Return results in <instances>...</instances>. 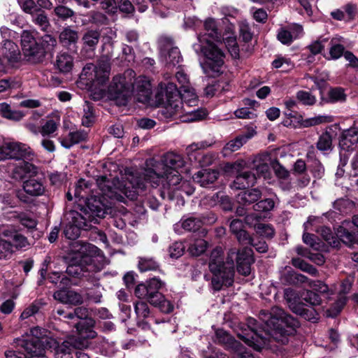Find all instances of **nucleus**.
<instances>
[{
  "mask_svg": "<svg viewBox=\"0 0 358 358\" xmlns=\"http://www.w3.org/2000/svg\"><path fill=\"white\" fill-rule=\"evenodd\" d=\"M234 115L240 119H254L257 117L254 108L243 107L234 111Z\"/></svg>",
  "mask_w": 358,
  "mask_h": 358,
  "instance_id": "nucleus-59",
  "label": "nucleus"
},
{
  "mask_svg": "<svg viewBox=\"0 0 358 358\" xmlns=\"http://www.w3.org/2000/svg\"><path fill=\"white\" fill-rule=\"evenodd\" d=\"M39 339H20L15 340L17 346L24 349L25 355L24 358H48L45 355L46 340Z\"/></svg>",
  "mask_w": 358,
  "mask_h": 358,
  "instance_id": "nucleus-14",
  "label": "nucleus"
},
{
  "mask_svg": "<svg viewBox=\"0 0 358 358\" xmlns=\"http://www.w3.org/2000/svg\"><path fill=\"white\" fill-rule=\"evenodd\" d=\"M261 196V191L257 188H255L238 194L237 201L241 205H250L258 201Z\"/></svg>",
  "mask_w": 358,
  "mask_h": 358,
  "instance_id": "nucleus-34",
  "label": "nucleus"
},
{
  "mask_svg": "<svg viewBox=\"0 0 358 358\" xmlns=\"http://www.w3.org/2000/svg\"><path fill=\"white\" fill-rule=\"evenodd\" d=\"M350 224V222L344 221L337 229V236L347 245H351L355 241V235L347 229Z\"/></svg>",
  "mask_w": 358,
  "mask_h": 358,
  "instance_id": "nucleus-39",
  "label": "nucleus"
},
{
  "mask_svg": "<svg viewBox=\"0 0 358 358\" xmlns=\"http://www.w3.org/2000/svg\"><path fill=\"white\" fill-rule=\"evenodd\" d=\"M309 286L313 290L320 292L323 294H332L333 291L329 287V286L320 280H310Z\"/></svg>",
  "mask_w": 358,
  "mask_h": 358,
  "instance_id": "nucleus-55",
  "label": "nucleus"
},
{
  "mask_svg": "<svg viewBox=\"0 0 358 358\" xmlns=\"http://www.w3.org/2000/svg\"><path fill=\"white\" fill-rule=\"evenodd\" d=\"M303 35V28L299 24H292L287 27H281L277 34L278 40L283 45H289L294 40Z\"/></svg>",
  "mask_w": 358,
  "mask_h": 358,
  "instance_id": "nucleus-19",
  "label": "nucleus"
},
{
  "mask_svg": "<svg viewBox=\"0 0 358 358\" xmlns=\"http://www.w3.org/2000/svg\"><path fill=\"white\" fill-rule=\"evenodd\" d=\"M262 331L256 329L257 321L254 318H248L246 324H242L240 327V331L237 332V336L243 340L247 345L257 351H259L267 347L271 341L269 335L265 331V323Z\"/></svg>",
  "mask_w": 358,
  "mask_h": 358,
  "instance_id": "nucleus-10",
  "label": "nucleus"
},
{
  "mask_svg": "<svg viewBox=\"0 0 358 358\" xmlns=\"http://www.w3.org/2000/svg\"><path fill=\"white\" fill-rule=\"evenodd\" d=\"M303 301L313 306H318L321 303L320 296L313 291L306 290L301 295Z\"/></svg>",
  "mask_w": 358,
  "mask_h": 358,
  "instance_id": "nucleus-51",
  "label": "nucleus"
},
{
  "mask_svg": "<svg viewBox=\"0 0 358 358\" xmlns=\"http://www.w3.org/2000/svg\"><path fill=\"white\" fill-rule=\"evenodd\" d=\"M219 177V172L214 169H203L193 176V180L201 187H207L213 183Z\"/></svg>",
  "mask_w": 358,
  "mask_h": 358,
  "instance_id": "nucleus-28",
  "label": "nucleus"
},
{
  "mask_svg": "<svg viewBox=\"0 0 358 358\" xmlns=\"http://www.w3.org/2000/svg\"><path fill=\"white\" fill-rule=\"evenodd\" d=\"M135 76V72L128 69L122 75L113 78L108 88V94L117 105L126 106L131 95L135 96L137 101L143 103L150 101L152 92L149 80L145 76Z\"/></svg>",
  "mask_w": 358,
  "mask_h": 358,
  "instance_id": "nucleus-1",
  "label": "nucleus"
},
{
  "mask_svg": "<svg viewBox=\"0 0 358 358\" xmlns=\"http://www.w3.org/2000/svg\"><path fill=\"white\" fill-rule=\"evenodd\" d=\"M36 14V16L34 18V22L38 24L42 30L46 31L50 27V22L47 15L43 11H40Z\"/></svg>",
  "mask_w": 358,
  "mask_h": 358,
  "instance_id": "nucleus-64",
  "label": "nucleus"
},
{
  "mask_svg": "<svg viewBox=\"0 0 358 358\" xmlns=\"http://www.w3.org/2000/svg\"><path fill=\"white\" fill-rule=\"evenodd\" d=\"M274 207V201L271 199H266L259 201L253 206L255 211L266 212L272 210Z\"/></svg>",
  "mask_w": 358,
  "mask_h": 358,
  "instance_id": "nucleus-58",
  "label": "nucleus"
},
{
  "mask_svg": "<svg viewBox=\"0 0 358 358\" xmlns=\"http://www.w3.org/2000/svg\"><path fill=\"white\" fill-rule=\"evenodd\" d=\"M296 252L300 255L308 257L310 260H312L318 265H322V264L324 263V256L322 255L321 254H311L308 256L306 250L303 249L301 247H298L296 248Z\"/></svg>",
  "mask_w": 358,
  "mask_h": 358,
  "instance_id": "nucleus-61",
  "label": "nucleus"
},
{
  "mask_svg": "<svg viewBox=\"0 0 358 358\" xmlns=\"http://www.w3.org/2000/svg\"><path fill=\"white\" fill-rule=\"evenodd\" d=\"M204 31L203 34L198 35V43H194L193 48L197 54L202 53L206 57L205 62L201 64L203 73L208 76L215 77L221 72L224 55L213 43L221 39V34L214 19L206 20Z\"/></svg>",
  "mask_w": 358,
  "mask_h": 358,
  "instance_id": "nucleus-3",
  "label": "nucleus"
},
{
  "mask_svg": "<svg viewBox=\"0 0 358 358\" xmlns=\"http://www.w3.org/2000/svg\"><path fill=\"white\" fill-rule=\"evenodd\" d=\"M59 125V119H50L45 122V123L41 127V134L43 136H49L57 130Z\"/></svg>",
  "mask_w": 358,
  "mask_h": 358,
  "instance_id": "nucleus-48",
  "label": "nucleus"
},
{
  "mask_svg": "<svg viewBox=\"0 0 358 358\" xmlns=\"http://www.w3.org/2000/svg\"><path fill=\"white\" fill-rule=\"evenodd\" d=\"M55 66L61 73H69L73 66V58L66 52L59 53L56 57Z\"/></svg>",
  "mask_w": 358,
  "mask_h": 358,
  "instance_id": "nucleus-31",
  "label": "nucleus"
},
{
  "mask_svg": "<svg viewBox=\"0 0 358 358\" xmlns=\"http://www.w3.org/2000/svg\"><path fill=\"white\" fill-rule=\"evenodd\" d=\"M111 50L100 57L97 65L86 64L81 72L80 78L86 85H103L109 78L110 71V60L113 57V43H108Z\"/></svg>",
  "mask_w": 358,
  "mask_h": 358,
  "instance_id": "nucleus-8",
  "label": "nucleus"
},
{
  "mask_svg": "<svg viewBox=\"0 0 358 358\" xmlns=\"http://www.w3.org/2000/svg\"><path fill=\"white\" fill-rule=\"evenodd\" d=\"M292 310L296 313L297 315H299L302 317H303L305 319L315 322L317 320V314L315 310L311 309H307L305 308L303 306H294L292 308Z\"/></svg>",
  "mask_w": 358,
  "mask_h": 358,
  "instance_id": "nucleus-46",
  "label": "nucleus"
},
{
  "mask_svg": "<svg viewBox=\"0 0 358 358\" xmlns=\"http://www.w3.org/2000/svg\"><path fill=\"white\" fill-rule=\"evenodd\" d=\"M89 215H83L76 210H70L66 214L67 223L64 229V234L71 240H75L80 236V230H87L91 224H89Z\"/></svg>",
  "mask_w": 358,
  "mask_h": 358,
  "instance_id": "nucleus-11",
  "label": "nucleus"
},
{
  "mask_svg": "<svg viewBox=\"0 0 358 358\" xmlns=\"http://www.w3.org/2000/svg\"><path fill=\"white\" fill-rule=\"evenodd\" d=\"M87 138V132L85 131L78 130L69 132L66 136L60 137L59 138V141L63 148L70 149L74 145L86 141Z\"/></svg>",
  "mask_w": 358,
  "mask_h": 358,
  "instance_id": "nucleus-27",
  "label": "nucleus"
},
{
  "mask_svg": "<svg viewBox=\"0 0 358 358\" xmlns=\"http://www.w3.org/2000/svg\"><path fill=\"white\" fill-rule=\"evenodd\" d=\"M138 266L141 272L157 271L159 268L158 262L152 257H139Z\"/></svg>",
  "mask_w": 358,
  "mask_h": 358,
  "instance_id": "nucleus-45",
  "label": "nucleus"
},
{
  "mask_svg": "<svg viewBox=\"0 0 358 358\" xmlns=\"http://www.w3.org/2000/svg\"><path fill=\"white\" fill-rule=\"evenodd\" d=\"M309 169L314 178H321L324 174V168L318 159H314Z\"/></svg>",
  "mask_w": 358,
  "mask_h": 358,
  "instance_id": "nucleus-60",
  "label": "nucleus"
},
{
  "mask_svg": "<svg viewBox=\"0 0 358 358\" xmlns=\"http://www.w3.org/2000/svg\"><path fill=\"white\" fill-rule=\"evenodd\" d=\"M46 347L49 348H54L55 358H72V349L76 348L73 346V341H64L59 343L55 339L52 338H48L46 340Z\"/></svg>",
  "mask_w": 358,
  "mask_h": 358,
  "instance_id": "nucleus-21",
  "label": "nucleus"
},
{
  "mask_svg": "<svg viewBox=\"0 0 358 358\" xmlns=\"http://www.w3.org/2000/svg\"><path fill=\"white\" fill-rule=\"evenodd\" d=\"M100 36V32L98 31L89 30L86 31L82 38L85 48L92 50H94L99 41Z\"/></svg>",
  "mask_w": 358,
  "mask_h": 358,
  "instance_id": "nucleus-40",
  "label": "nucleus"
},
{
  "mask_svg": "<svg viewBox=\"0 0 358 358\" xmlns=\"http://www.w3.org/2000/svg\"><path fill=\"white\" fill-rule=\"evenodd\" d=\"M216 341L226 348L238 350L240 343L223 330L216 331Z\"/></svg>",
  "mask_w": 358,
  "mask_h": 358,
  "instance_id": "nucleus-36",
  "label": "nucleus"
},
{
  "mask_svg": "<svg viewBox=\"0 0 358 358\" xmlns=\"http://www.w3.org/2000/svg\"><path fill=\"white\" fill-rule=\"evenodd\" d=\"M260 217V216L256 214L248 215L245 217V222L250 225H254L257 234L265 238H272L274 236L275 231L271 224L264 223L255 224V222L258 221Z\"/></svg>",
  "mask_w": 358,
  "mask_h": 358,
  "instance_id": "nucleus-24",
  "label": "nucleus"
},
{
  "mask_svg": "<svg viewBox=\"0 0 358 358\" xmlns=\"http://www.w3.org/2000/svg\"><path fill=\"white\" fill-rule=\"evenodd\" d=\"M281 280L287 284H294L296 282H308L309 284V282L310 280H309L306 276L296 273L292 270L289 269L287 270V272L282 276Z\"/></svg>",
  "mask_w": 358,
  "mask_h": 358,
  "instance_id": "nucleus-43",
  "label": "nucleus"
},
{
  "mask_svg": "<svg viewBox=\"0 0 358 358\" xmlns=\"http://www.w3.org/2000/svg\"><path fill=\"white\" fill-rule=\"evenodd\" d=\"M235 249L228 253L226 262L223 261V252L221 248H215L210 254L209 268L213 273L211 283L215 290H220L223 285H231L234 275Z\"/></svg>",
  "mask_w": 358,
  "mask_h": 358,
  "instance_id": "nucleus-7",
  "label": "nucleus"
},
{
  "mask_svg": "<svg viewBox=\"0 0 358 358\" xmlns=\"http://www.w3.org/2000/svg\"><path fill=\"white\" fill-rule=\"evenodd\" d=\"M22 10L29 14L34 15L38 13V6L34 0H17Z\"/></svg>",
  "mask_w": 358,
  "mask_h": 358,
  "instance_id": "nucleus-54",
  "label": "nucleus"
},
{
  "mask_svg": "<svg viewBox=\"0 0 358 358\" xmlns=\"http://www.w3.org/2000/svg\"><path fill=\"white\" fill-rule=\"evenodd\" d=\"M127 180V173L124 180L120 181L119 179L113 178L112 180L106 176H100L96 180V185L101 192V197L97 196H87L85 199L86 208H81L80 212L83 215H89V224L92 222L98 223L97 218L104 217L107 213L108 205L104 202L105 197L120 202H125V198L129 199L120 189L125 187H120V183H124Z\"/></svg>",
  "mask_w": 358,
  "mask_h": 358,
  "instance_id": "nucleus-4",
  "label": "nucleus"
},
{
  "mask_svg": "<svg viewBox=\"0 0 358 358\" xmlns=\"http://www.w3.org/2000/svg\"><path fill=\"white\" fill-rule=\"evenodd\" d=\"M296 96L298 101L306 106H312L316 102V97L307 91H299Z\"/></svg>",
  "mask_w": 358,
  "mask_h": 358,
  "instance_id": "nucleus-53",
  "label": "nucleus"
},
{
  "mask_svg": "<svg viewBox=\"0 0 358 358\" xmlns=\"http://www.w3.org/2000/svg\"><path fill=\"white\" fill-rule=\"evenodd\" d=\"M160 56L166 64L175 66L182 60L180 52L174 45L173 40L166 36H162L159 40Z\"/></svg>",
  "mask_w": 358,
  "mask_h": 358,
  "instance_id": "nucleus-15",
  "label": "nucleus"
},
{
  "mask_svg": "<svg viewBox=\"0 0 358 358\" xmlns=\"http://www.w3.org/2000/svg\"><path fill=\"white\" fill-rule=\"evenodd\" d=\"M328 41L327 38H320L313 41L308 45L307 48L313 55L320 53L324 48V44Z\"/></svg>",
  "mask_w": 358,
  "mask_h": 358,
  "instance_id": "nucleus-56",
  "label": "nucleus"
},
{
  "mask_svg": "<svg viewBox=\"0 0 358 358\" xmlns=\"http://www.w3.org/2000/svg\"><path fill=\"white\" fill-rule=\"evenodd\" d=\"M255 134L256 131L254 129H248L243 132L234 140L230 141L226 144L223 148L224 155H227L239 150L243 144L252 138Z\"/></svg>",
  "mask_w": 358,
  "mask_h": 358,
  "instance_id": "nucleus-22",
  "label": "nucleus"
},
{
  "mask_svg": "<svg viewBox=\"0 0 358 358\" xmlns=\"http://www.w3.org/2000/svg\"><path fill=\"white\" fill-rule=\"evenodd\" d=\"M166 97L169 107L173 109L171 113H178L182 110L189 113L191 121L202 120L207 115V113L203 110H187L186 107L195 106L199 101L195 90L192 86H184L178 90L173 83H169L166 88Z\"/></svg>",
  "mask_w": 358,
  "mask_h": 358,
  "instance_id": "nucleus-6",
  "label": "nucleus"
},
{
  "mask_svg": "<svg viewBox=\"0 0 358 358\" xmlns=\"http://www.w3.org/2000/svg\"><path fill=\"white\" fill-rule=\"evenodd\" d=\"M344 42V38L341 36L333 38L330 42L329 55L332 59H337L344 55V46L340 43Z\"/></svg>",
  "mask_w": 358,
  "mask_h": 358,
  "instance_id": "nucleus-38",
  "label": "nucleus"
},
{
  "mask_svg": "<svg viewBox=\"0 0 358 358\" xmlns=\"http://www.w3.org/2000/svg\"><path fill=\"white\" fill-rule=\"evenodd\" d=\"M259 318L265 323L266 334L282 345L288 343V336L299 326L297 320L278 306L273 307L270 312L261 310Z\"/></svg>",
  "mask_w": 358,
  "mask_h": 358,
  "instance_id": "nucleus-5",
  "label": "nucleus"
},
{
  "mask_svg": "<svg viewBox=\"0 0 358 358\" xmlns=\"http://www.w3.org/2000/svg\"><path fill=\"white\" fill-rule=\"evenodd\" d=\"M117 10L125 14H133L135 8L129 0H117Z\"/></svg>",
  "mask_w": 358,
  "mask_h": 358,
  "instance_id": "nucleus-62",
  "label": "nucleus"
},
{
  "mask_svg": "<svg viewBox=\"0 0 358 358\" xmlns=\"http://www.w3.org/2000/svg\"><path fill=\"white\" fill-rule=\"evenodd\" d=\"M148 302L153 306L158 308L164 313H170L174 309L173 303L166 299L163 294H157L152 296Z\"/></svg>",
  "mask_w": 358,
  "mask_h": 358,
  "instance_id": "nucleus-33",
  "label": "nucleus"
},
{
  "mask_svg": "<svg viewBox=\"0 0 358 358\" xmlns=\"http://www.w3.org/2000/svg\"><path fill=\"white\" fill-rule=\"evenodd\" d=\"M215 217L213 216L210 220H206L205 218L201 220L199 217H189L182 222V227L189 231H196L199 230L204 223H213L215 221Z\"/></svg>",
  "mask_w": 358,
  "mask_h": 358,
  "instance_id": "nucleus-32",
  "label": "nucleus"
},
{
  "mask_svg": "<svg viewBox=\"0 0 358 358\" xmlns=\"http://www.w3.org/2000/svg\"><path fill=\"white\" fill-rule=\"evenodd\" d=\"M84 115L82 119V124L85 127H90L94 122L93 108L88 101H85L83 106Z\"/></svg>",
  "mask_w": 358,
  "mask_h": 358,
  "instance_id": "nucleus-47",
  "label": "nucleus"
},
{
  "mask_svg": "<svg viewBox=\"0 0 358 358\" xmlns=\"http://www.w3.org/2000/svg\"><path fill=\"white\" fill-rule=\"evenodd\" d=\"M351 289V283L348 280H345L342 282L341 285L340 298L335 303L336 310H334V313H331V310H328L327 315L329 317H334L336 316L341 310V309L344 307L346 303L347 298L345 296V294H348Z\"/></svg>",
  "mask_w": 358,
  "mask_h": 358,
  "instance_id": "nucleus-30",
  "label": "nucleus"
},
{
  "mask_svg": "<svg viewBox=\"0 0 358 358\" xmlns=\"http://www.w3.org/2000/svg\"><path fill=\"white\" fill-rule=\"evenodd\" d=\"M59 42L64 48L76 51L78 41V34L76 30L69 27L64 29L59 34Z\"/></svg>",
  "mask_w": 358,
  "mask_h": 358,
  "instance_id": "nucleus-25",
  "label": "nucleus"
},
{
  "mask_svg": "<svg viewBox=\"0 0 358 358\" xmlns=\"http://www.w3.org/2000/svg\"><path fill=\"white\" fill-rule=\"evenodd\" d=\"M185 161L183 157L177 153L170 152L165 154L161 162L155 165V171L169 172L171 171H178L183 167Z\"/></svg>",
  "mask_w": 358,
  "mask_h": 358,
  "instance_id": "nucleus-18",
  "label": "nucleus"
},
{
  "mask_svg": "<svg viewBox=\"0 0 358 358\" xmlns=\"http://www.w3.org/2000/svg\"><path fill=\"white\" fill-rule=\"evenodd\" d=\"M3 55L8 62L14 64L20 59V52L18 46L13 41L6 39L3 45Z\"/></svg>",
  "mask_w": 358,
  "mask_h": 358,
  "instance_id": "nucleus-29",
  "label": "nucleus"
},
{
  "mask_svg": "<svg viewBox=\"0 0 358 358\" xmlns=\"http://www.w3.org/2000/svg\"><path fill=\"white\" fill-rule=\"evenodd\" d=\"M319 239L313 234L304 233L303 235V241L304 243L309 245L314 250H318L320 248L321 243Z\"/></svg>",
  "mask_w": 358,
  "mask_h": 358,
  "instance_id": "nucleus-63",
  "label": "nucleus"
},
{
  "mask_svg": "<svg viewBox=\"0 0 358 358\" xmlns=\"http://www.w3.org/2000/svg\"><path fill=\"white\" fill-rule=\"evenodd\" d=\"M6 159H22L15 168V172L19 173L20 178H23L26 173H37V167L25 161H31L34 157V152L28 145L17 141H6Z\"/></svg>",
  "mask_w": 358,
  "mask_h": 358,
  "instance_id": "nucleus-9",
  "label": "nucleus"
},
{
  "mask_svg": "<svg viewBox=\"0 0 358 358\" xmlns=\"http://www.w3.org/2000/svg\"><path fill=\"white\" fill-rule=\"evenodd\" d=\"M164 283L157 278H152L144 284L138 285L134 290L135 295L139 299H145L148 301L157 294H162L159 290Z\"/></svg>",
  "mask_w": 358,
  "mask_h": 358,
  "instance_id": "nucleus-16",
  "label": "nucleus"
},
{
  "mask_svg": "<svg viewBox=\"0 0 358 358\" xmlns=\"http://www.w3.org/2000/svg\"><path fill=\"white\" fill-rule=\"evenodd\" d=\"M91 192V183L84 179L78 181L75 186L74 195L77 198L85 199Z\"/></svg>",
  "mask_w": 358,
  "mask_h": 358,
  "instance_id": "nucleus-44",
  "label": "nucleus"
},
{
  "mask_svg": "<svg viewBox=\"0 0 358 358\" xmlns=\"http://www.w3.org/2000/svg\"><path fill=\"white\" fill-rule=\"evenodd\" d=\"M21 45L26 57H36L37 59L43 57V48L31 32L23 31L21 35Z\"/></svg>",
  "mask_w": 358,
  "mask_h": 358,
  "instance_id": "nucleus-17",
  "label": "nucleus"
},
{
  "mask_svg": "<svg viewBox=\"0 0 358 358\" xmlns=\"http://www.w3.org/2000/svg\"><path fill=\"white\" fill-rule=\"evenodd\" d=\"M13 252V245L8 240L0 241V259H6Z\"/></svg>",
  "mask_w": 358,
  "mask_h": 358,
  "instance_id": "nucleus-57",
  "label": "nucleus"
},
{
  "mask_svg": "<svg viewBox=\"0 0 358 358\" xmlns=\"http://www.w3.org/2000/svg\"><path fill=\"white\" fill-rule=\"evenodd\" d=\"M332 138L330 133L326 131L321 134L317 143V148L320 151L331 149Z\"/></svg>",
  "mask_w": 358,
  "mask_h": 358,
  "instance_id": "nucleus-49",
  "label": "nucleus"
},
{
  "mask_svg": "<svg viewBox=\"0 0 358 358\" xmlns=\"http://www.w3.org/2000/svg\"><path fill=\"white\" fill-rule=\"evenodd\" d=\"M71 251L75 253L74 259L83 270L85 266H91L93 258L99 254V249L90 243L76 241L71 245Z\"/></svg>",
  "mask_w": 358,
  "mask_h": 358,
  "instance_id": "nucleus-12",
  "label": "nucleus"
},
{
  "mask_svg": "<svg viewBox=\"0 0 358 358\" xmlns=\"http://www.w3.org/2000/svg\"><path fill=\"white\" fill-rule=\"evenodd\" d=\"M24 192L31 196H39L43 194L45 187L41 180L30 178L23 183Z\"/></svg>",
  "mask_w": 358,
  "mask_h": 358,
  "instance_id": "nucleus-35",
  "label": "nucleus"
},
{
  "mask_svg": "<svg viewBox=\"0 0 358 358\" xmlns=\"http://www.w3.org/2000/svg\"><path fill=\"white\" fill-rule=\"evenodd\" d=\"M181 177L177 170L169 172H157L153 169H145L141 174L137 171L127 173V180L124 183H120V187L124 186L125 189H120L129 199L134 200L140 191L146 188V183H150L154 187L162 183L164 190L167 189L168 194L178 190V186L180 183ZM171 199L173 197L169 195Z\"/></svg>",
  "mask_w": 358,
  "mask_h": 358,
  "instance_id": "nucleus-2",
  "label": "nucleus"
},
{
  "mask_svg": "<svg viewBox=\"0 0 358 358\" xmlns=\"http://www.w3.org/2000/svg\"><path fill=\"white\" fill-rule=\"evenodd\" d=\"M134 310L138 318L145 319L150 315L149 306L145 301H136L134 303Z\"/></svg>",
  "mask_w": 358,
  "mask_h": 358,
  "instance_id": "nucleus-52",
  "label": "nucleus"
},
{
  "mask_svg": "<svg viewBox=\"0 0 358 358\" xmlns=\"http://www.w3.org/2000/svg\"><path fill=\"white\" fill-rule=\"evenodd\" d=\"M57 44V40L55 37L49 34H45L41 38V42L39 44L43 48V57L46 52L52 50Z\"/></svg>",
  "mask_w": 358,
  "mask_h": 358,
  "instance_id": "nucleus-50",
  "label": "nucleus"
},
{
  "mask_svg": "<svg viewBox=\"0 0 358 358\" xmlns=\"http://www.w3.org/2000/svg\"><path fill=\"white\" fill-rule=\"evenodd\" d=\"M257 177L255 173L245 171L239 173L234 180L231 187L236 189H243L255 185Z\"/></svg>",
  "mask_w": 358,
  "mask_h": 358,
  "instance_id": "nucleus-26",
  "label": "nucleus"
},
{
  "mask_svg": "<svg viewBox=\"0 0 358 358\" xmlns=\"http://www.w3.org/2000/svg\"><path fill=\"white\" fill-rule=\"evenodd\" d=\"M251 248H245L242 250L236 251L235 258L237 263V271L241 275L247 276L250 274L251 264L254 262Z\"/></svg>",
  "mask_w": 358,
  "mask_h": 358,
  "instance_id": "nucleus-20",
  "label": "nucleus"
},
{
  "mask_svg": "<svg viewBox=\"0 0 358 358\" xmlns=\"http://www.w3.org/2000/svg\"><path fill=\"white\" fill-rule=\"evenodd\" d=\"M55 299L65 304L78 305L83 301L80 294L71 289H60L54 293Z\"/></svg>",
  "mask_w": 358,
  "mask_h": 358,
  "instance_id": "nucleus-23",
  "label": "nucleus"
},
{
  "mask_svg": "<svg viewBox=\"0 0 358 358\" xmlns=\"http://www.w3.org/2000/svg\"><path fill=\"white\" fill-rule=\"evenodd\" d=\"M94 321L91 319L78 322L76 328L78 334V337L73 340V346L76 349H86L90 345L89 339L94 338L97 334L94 330Z\"/></svg>",
  "mask_w": 358,
  "mask_h": 358,
  "instance_id": "nucleus-13",
  "label": "nucleus"
},
{
  "mask_svg": "<svg viewBox=\"0 0 358 358\" xmlns=\"http://www.w3.org/2000/svg\"><path fill=\"white\" fill-rule=\"evenodd\" d=\"M4 234L11 242L13 248H22L29 245L27 238L17 231H6Z\"/></svg>",
  "mask_w": 358,
  "mask_h": 358,
  "instance_id": "nucleus-41",
  "label": "nucleus"
},
{
  "mask_svg": "<svg viewBox=\"0 0 358 358\" xmlns=\"http://www.w3.org/2000/svg\"><path fill=\"white\" fill-rule=\"evenodd\" d=\"M0 113L6 118L19 121L22 119L24 114L20 110H13L10 105L5 102L0 103Z\"/></svg>",
  "mask_w": 358,
  "mask_h": 358,
  "instance_id": "nucleus-42",
  "label": "nucleus"
},
{
  "mask_svg": "<svg viewBox=\"0 0 358 358\" xmlns=\"http://www.w3.org/2000/svg\"><path fill=\"white\" fill-rule=\"evenodd\" d=\"M208 245V242L203 238H194L189 243L187 251L192 256L198 257L206 250Z\"/></svg>",
  "mask_w": 358,
  "mask_h": 358,
  "instance_id": "nucleus-37",
  "label": "nucleus"
}]
</instances>
